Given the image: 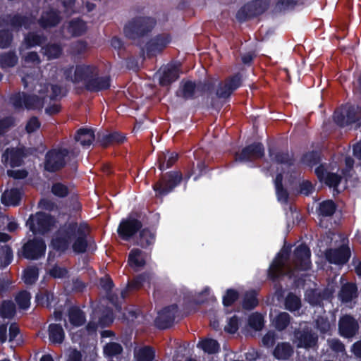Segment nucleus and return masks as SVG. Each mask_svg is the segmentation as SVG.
Segmentation results:
<instances>
[{
    "mask_svg": "<svg viewBox=\"0 0 361 361\" xmlns=\"http://www.w3.org/2000/svg\"><path fill=\"white\" fill-rule=\"evenodd\" d=\"M22 82L25 88L33 85L31 94L18 92L12 96L11 102L15 108L25 106L27 109H41L48 100H54L62 97V88L57 85H49L39 78V74H25L22 77Z\"/></svg>",
    "mask_w": 361,
    "mask_h": 361,
    "instance_id": "f257e3e1",
    "label": "nucleus"
},
{
    "mask_svg": "<svg viewBox=\"0 0 361 361\" xmlns=\"http://www.w3.org/2000/svg\"><path fill=\"white\" fill-rule=\"evenodd\" d=\"M310 255L309 247L300 244L295 247L290 259V248L283 247L269 267L268 271L269 278L275 280L283 276H288L290 278L297 277L295 272L310 269Z\"/></svg>",
    "mask_w": 361,
    "mask_h": 361,
    "instance_id": "f03ea898",
    "label": "nucleus"
},
{
    "mask_svg": "<svg viewBox=\"0 0 361 361\" xmlns=\"http://www.w3.org/2000/svg\"><path fill=\"white\" fill-rule=\"evenodd\" d=\"M89 232L87 223L68 221L57 231L51 241L52 247L63 252L72 245L75 253L84 252L87 246V235Z\"/></svg>",
    "mask_w": 361,
    "mask_h": 361,
    "instance_id": "7ed1b4c3",
    "label": "nucleus"
},
{
    "mask_svg": "<svg viewBox=\"0 0 361 361\" xmlns=\"http://www.w3.org/2000/svg\"><path fill=\"white\" fill-rule=\"evenodd\" d=\"M63 75L75 85L87 89L92 77L97 75V68L92 64L80 63L64 69Z\"/></svg>",
    "mask_w": 361,
    "mask_h": 361,
    "instance_id": "20e7f679",
    "label": "nucleus"
},
{
    "mask_svg": "<svg viewBox=\"0 0 361 361\" xmlns=\"http://www.w3.org/2000/svg\"><path fill=\"white\" fill-rule=\"evenodd\" d=\"M26 225L33 234H44L56 227V221L49 214L38 212L30 216Z\"/></svg>",
    "mask_w": 361,
    "mask_h": 361,
    "instance_id": "39448f33",
    "label": "nucleus"
},
{
    "mask_svg": "<svg viewBox=\"0 0 361 361\" xmlns=\"http://www.w3.org/2000/svg\"><path fill=\"white\" fill-rule=\"evenodd\" d=\"M154 25L155 21L152 18H135L125 25L124 33L128 38L135 39L151 31Z\"/></svg>",
    "mask_w": 361,
    "mask_h": 361,
    "instance_id": "423d86ee",
    "label": "nucleus"
},
{
    "mask_svg": "<svg viewBox=\"0 0 361 361\" xmlns=\"http://www.w3.org/2000/svg\"><path fill=\"white\" fill-rule=\"evenodd\" d=\"M334 120L342 127L356 123V127L361 128V108L347 104L335 111Z\"/></svg>",
    "mask_w": 361,
    "mask_h": 361,
    "instance_id": "0eeeda50",
    "label": "nucleus"
},
{
    "mask_svg": "<svg viewBox=\"0 0 361 361\" xmlns=\"http://www.w3.org/2000/svg\"><path fill=\"white\" fill-rule=\"evenodd\" d=\"M330 235L331 240H336L337 238H340L341 244L338 248L326 250L325 253L326 259L331 264L343 265L348 261L350 257V248L347 245L348 240L336 233H331Z\"/></svg>",
    "mask_w": 361,
    "mask_h": 361,
    "instance_id": "6e6552de",
    "label": "nucleus"
},
{
    "mask_svg": "<svg viewBox=\"0 0 361 361\" xmlns=\"http://www.w3.org/2000/svg\"><path fill=\"white\" fill-rule=\"evenodd\" d=\"M69 158V152L66 149L50 150L46 154L44 169L50 172L56 171L63 167Z\"/></svg>",
    "mask_w": 361,
    "mask_h": 361,
    "instance_id": "1a4fd4ad",
    "label": "nucleus"
},
{
    "mask_svg": "<svg viewBox=\"0 0 361 361\" xmlns=\"http://www.w3.org/2000/svg\"><path fill=\"white\" fill-rule=\"evenodd\" d=\"M112 311L109 308L104 310L102 307H97L94 311L91 320L87 326V331L89 334H93L96 331L98 326H106L113 322Z\"/></svg>",
    "mask_w": 361,
    "mask_h": 361,
    "instance_id": "9d476101",
    "label": "nucleus"
},
{
    "mask_svg": "<svg viewBox=\"0 0 361 361\" xmlns=\"http://www.w3.org/2000/svg\"><path fill=\"white\" fill-rule=\"evenodd\" d=\"M182 180L179 171H171L165 174L160 182L154 186L157 195L163 196L171 192Z\"/></svg>",
    "mask_w": 361,
    "mask_h": 361,
    "instance_id": "9b49d317",
    "label": "nucleus"
},
{
    "mask_svg": "<svg viewBox=\"0 0 361 361\" xmlns=\"http://www.w3.org/2000/svg\"><path fill=\"white\" fill-rule=\"evenodd\" d=\"M68 321L65 320V327L70 332L73 342H79V336L73 331V329L82 326L85 321L84 312L77 307H71L68 312Z\"/></svg>",
    "mask_w": 361,
    "mask_h": 361,
    "instance_id": "f8f14e48",
    "label": "nucleus"
},
{
    "mask_svg": "<svg viewBox=\"0 0 361 361\" xmlns=\"http://www.w3.org/2000/svg\"><path fill=\"white\" fill-rule=\"evenodd\" d=\"M46 245L43 240L35 238L28 240L23 247L22 255L28 259H37L44 256Z\"/></svg>",
    "mask_w": 361,
    "mask_h": 361,
    "instance_id": "ddd939ff",
    "label": "nucleus"
},
{
    "mask_svg": "<svg viewBox=\"0 0 361 361\" xmlns=\"http://www.w3.org/2000/svg\"><path fill=\"white\" fill-rule=\"evenodd\" d=\"M264 154V148L261 143H254L243 149L242 152L236 154L235 160L240 162H252L262 158Z\"/></svg>",
    "mask_w": 361,
    "mask_h": 361,
    "instance_id": "4468645a",
    "label": "nucleus"
},
{
    "mask_svg": "<svg viewBox=\"0 0 361 361\" xmlns=\"http://www.w3.org/2000/svg\"><path fill=\"white\" fill-rule=\"evenodd\" d=\"M333 293L334 290L330 288H326L322 291L318 289H310L306 290L305 298L311 305L318 306V312H322V307H321V303L324 300H329Z\"/></svg>",
    "mask_w": 361,
    "mask_h": 361,
    "instance_id": "2eb2a0df",
    "label": "nucleus"
},
{
    "mask_svg": "<svg viewBox=\"0 0 361 361\" xmlns=\"http://www.w3.org/2000/svg\"><path fill=\"white\" fill-rule=\"evenodd\" d=\"M142 226L137 219L129 216L121 221L118 228V235L125 240H129Z\"/></svg>",
    "mask_w": 361,
    "mask_h": 361,
    "instance_id": "dca6fc26",
    "label": "nucleus"
},
{
    "mask_svg": "<svg viewBox=\"0 0 361 361\" xmlns=\"http://www.w3.org/2000/svg\"><path fill=\"white\" fill-rule=\"evenodd\" d=\"M178 312V307L172 305L166 307L158 312L155 319V324L159 329H166L170 326L175 319L176 314Z\"/></svg>",
    "mask_w": 361,
    "mask_h": 361,
    "instance_id": "f3484780",
    "label": "nucleus"
},
{
    "mask_svg": "<svg viewBox=\"0 0 361 361\" xmlns=\"http://www.w3.org/2000/svg\"><path fill=\"white\" fill-rule=\"evenodd\" d=\"M359 329L357 322L350 315L342 317L338 323L340 334L345 338H352Z\"/></svg>",
    "mask_w": 361,
    "mask_h": 361,
    "instance_id": "a211bd4d",
    "label": "nucleus"
},
{
    "mask_svg": "<svg viewBox=\"0 0 361 361\" xmlns=\"http://www.w3.org/2000/svg\"><path fill=\"white\" fill-rule=\"evenodd\" d=\"M157 76L160 85L163 86L169 85L179 77L178 68L173 64H167L159 69Z\"/></svg>",
    "mask_w": 361,
    "mask_h": 361,
    "instance_id": "6ab92c4d",
    "label": "nucleus"
},
{
    "mask_svg": "<svg viewBox=\"0 0 361 361\" xmlns=\"http://www.w3.org/2000/svg\"><path fill=\"white\" fill-rule=\"evenodd\" d=\"M11 236L5 233H0V269L7 267L13 259V252L6 244Z\"/></svg>",
    "mask_w": 361,
    "mask_h": 361,
    "instance_id": "aec40b11",
    "label": "nucleus"
},
{
    "mask_svg": "<svg viewBox=\"0 0 361 361\" xmlns=\"http://www.w3.org/2000/svg\"><path fill=\"white\" fill-rule=\"evenodd\" d=\"M241 84V78L239 74L235 75L233 77L228 79L224 83L219 85L216 91V95L219 98H227L231 93L240 87Z\"/></svg>",
    "mask_w": 361,
    "mask_h": 361,
    "instance_id": "412c9836",
    "label": "nucleus"
},
{
    "mask_svg": "<svg viewBox=\"0 0 361 361\" xmlns=\"http://www.w3.org/2000/svg\"><path fill=\"white\" fill-rule=\"evenodd\" d=\"M23 157V152L19 148H8L1 157V161L6 166L11 167L19 166L21 165Z\"/></svg>",
    "mask_w": 361,
    "mask_h": 361,
    "instance_id": "4be33fe9",
    "label": "nucleus"
},
{
    "mask_svg": "<svg viewBox=\"0 0 361 361\" xmlns=\"http://www.w3.org/2000/svg\"><path fill=\"white\" fill-rule=\"evenodd\" d=\"M34 23L33 18H24L15 16L13 17L6 16L0 18V27L16 28L23 26L25 29L30 28V25Z\"/></svg>",
    "mask_w": 361,
    "mask_h": 361,
    "instance_id": "5701e85b",
    "label": "nucleus"
},
{
    "mask_svg": "<svg viewBox=\"0 0 361 361\" xmlns=\"http://www.w3.org/2000/svg\"><path fill=\"white\" fill-rule=\"evenodd\" d=\"M357 297V288L353 283L344 284L339 293L338 298L347 307H352Z\"/></svg>",
    "mask_w": 361,
    "mask_h": 361,
    "instance_id": "b1692460",
    "label": "nucleus"
},
{
    "mask_svg": "<svg viewBox=\"0 0 361 361\" xmlns=\"http://www.w3.org/2000/svg\"><path fill=\"white\" fill-rule=\"evenodd\" d=\"M171 41L167 34L160 35L152 39L147 44V51L149 54L154 55L165 48Z\"/></svg>",
    "mask_w": 361,
    "mask_h": 361,
    "instance_id": "393cba45",
    "label": "nucleus"
},
{
    "mask_svg": "<svg viewBox=\"0 0 361 361\" xmlns=\"http://www.w3.org/2000/svg\"><path fill=\"white\" fill-rule=\"evenodd\" d=\"M315 173L320 180L324 181L327 185L338 192L337 188L341 180V177L334 173L325 172L323 166H318L315 169Z\"/></svg>",
    "mask_w": 361,
    "mask_h": 361,
    "instance_id": "a878e982",
    "label": "nucleus"
},
{
    "mask_svg": "<svg viewBox=\"0 0 361 361\" xmlns=\"http://www.w3.org/2000/svg\"><path fill=\"white\" fill-rule=\"evenodd\" d=\"M23 192L20 187L16 186L8 189L1 195V202L6 206H17L22 198Z\"/></svg>",
    "mask_w": 361,
    "mask_h": 361,
    "instance_id": "bb28decb",
    "label": "nucleus"
},
{
    "mask_svg": "<svg viewBox=\"0 0 361 361\" xmlns=\"http://www.w3.org/2000/svg\"><path fill=\"white\" fill-rule=\"evenodd\" d=\"M147 255L140 249H133L128 255V264L135 271L140 270L146 263Z\"/></svg>",
    "mask_w": 361,
    "mask_h": 361,
    "instance_id": "cd10ccee",
    "label": "nucleus"
},
{
    "mask_svg": "<svg viewBox=\"0 0 361 361\" xmlns=\"http://www.w3.org/2000/svg\"><path fill=\"white\" fill-rule=\"evenodd\" d=\"M295 338L298 348H312L316 345L317 341V335L308 331L296 332Z\"/></svg>",
    "mask_w": 361,
    "mask_h": 361,
    "instance_id": "c85d7f7f",
    "label": "nucleus"
},
{
    "mask_svg": "<svg viewBox=\"0 0 361 361\" xmlns=\"http://www.w3.org/2000/svg\"><path fill=\"white\" fill-rule=\"evenodd\" d=\"M100 286L106 292V297L111 303L118 311L121 310V306L118 304V299L114 293L111 292L113 287V282L109 277L102 278L100 280Z\"/></svg>",
    "mask_w": 361,
    "mask_h": 361,
    "instance_id": "c756f323",
    "label": "nucleus"
},
{
    "mask_svg": "<svg viewBox=\"0 0 361 361\" xmlns=\"http://www.w3.org/2000/svg\"><path fill=\"white\" fill-rule=\"evenodd\" d=\"M110 87V78L108 76H99V71H97V75L92 77V80L89 83L87 90L90 91H101L106 90Z\"/></svg>",
    "mask_w": 361,
    "mask_h": 361,
    "instance_id": "7c9ffc66",
    "label": "nucleus"
},
{
    "mask_svg": "<svg viewBox=\"0 0 361 361\" xmlns=\"http://www.w3.org/2000/svg\"><path fill=\"white\" fill-rule=\"evenodd\" d=\"M293 350L289 343L282 342L276 345L273 351L274 357L277 360H287L293 354Z\"/></svg>",
    "mask_w": 361,
    "mask_h": 361,
    "instance_id": "2f4dec72",
    "label": "nucleus"
},
{
    "mask_svg": "<svg viewBox=\"0 0 361 361\" xmlns=\"http://www.w3.org/2000/svg\"><path fill=\"white\" fill-rule=\"evenodd\" d=\"M60 20L58 13L52 10L46 11L43 12L41 18L39 19V24L42 27H49L56 25Z\"/></svg>",
    "mask_w": 361,
    "mask_h": 361,
    "instance_id": "473e14b6",
    "label": "nucleus"
},
{
    "mask_svg": "<svg viewBox=\"0 0 361 361\" xmlns=\"http://www.w3.org/2000/svg\"><path fill=\"white\" fill-rule=\"evenodd\" d=\"M49 339L54 344L61 343L65 338V333L62 326L56 324H51L49 326Z\"/></svg>",
    "mask_w": 361,
    "mask_h": 361,
    "instance_id": "72a5a7b5",
    "label": "nucleus"
},
{
    "mask_svg": "<svg viewBox=\"0 0 361 361\" xmlns=\"http://www.w3.org/2000/svg\"><path fill=\"white\" fill-rule=\"evenodd\" d=\"M134 357L136 361H153L155 357V352L149 346L135 348Z\"/></svg>",
    "mask_w": 361,
    "mask_h": 361,
    "instance_id": "f704fd0d",
    "label": "nucleus"
},
{
    "mask_svg": "<svg viewBox=\"0 0 361 361\" xmlns=\"http://www.w3.org/2000/svg\"><path fill=\"white\" fill-rule=\"evenodd\" d=\"M103 350L105 357L111 360L116 358L118 360L123 352V347L117 342L109 341L104 346Z\"/></svg>",
    "mask_w": 361,
    "mask_h": 361,
    "instance_id": "c9c22d12",
    "label": "nucleus"
},
{
    "mask_svg": "<svg viewBox=\"0 0 361 361\" xmlns=\"http://www.w3.org/2000/svg\"><path fill=\"white\" fill-rule=\"evenodd\" d=\"M267 0H255L252 3L245 6L241 11H239L237 13V18L242 20L240 15L245 10H250V8H255L254 11L251 12L250 15H258L264 12L268 8Z\"/></svg>",
    "mask_w": 361,
    "mask_h": 361,
    "instance_id": "e433bc0d",
    "label": "nucleus"
},
{
    "mask_svg": "<svg viewBox=\"0 0 361 361\" xmlns=\"http://www.w3.org/2000/svg\"><path fill=\"white\" fill-rule=\"evenodd\" d=\"M270 157L274 160L276 164H280L281 170H285L291 168L293 163L289 154L277 152L274 154L271 150L269 151Z\"/></svg>",
    "mask_w": 361,
    "mask_h": 361,
    "instance_id": "4c0bfd02",
    "label": "nucleus"
},
{
    "mask_svg": "<svg viewBox=\"0 0 361 361\" xmlns=\"http://www.w3.org/2000/svg\"><path fill=\"white\" fill-rule=\"evenodd\" d=\"M197 347L209 355L218 353L220 350V345L217 341L209 338L199 341Z\"/></svg>",
    "mask_w": 361,
    "mask_h": 361,
    "instance_id": "58836bf2",
    "label": "nucleus"
},
{
    "mask_svg": "<svg viewBox=\"0 0 361 361\" xmlns=\"http://www.w3.org/2000/svg\"><path fill=\"white\" fill-rule=\"evenodd\" d=\"M94 140V134L91 129L81 128L78 130L75 135V140L84 147H90Z\"/></svg>",
    "mask_w": 361,
    "mask_h": 361,
    "instance_id": "ea45409f",
    "label": "nucleus"
},
{
    "mask_svg": "<svg viewBox=\"0 0 361 361\" xmlns=\"http://www.w3.org/2000/svg\"><path fill=\"white\" fill-rule=\"evenodd\" d=\"M197 90L195 83L187 81L181 84L180 90L177 92V95L185 99H191L195 95Z\"/></svg>",
    "mask_w": 361,
    "mask_h": 361,
    "instance_id": "a19ab883",
    "label": "nucleus"
},
{
    "mask_svg": "<svg viewBox=\"0 0 361 361\" xmlns=\"http://www.w3.org/2000/svg\"><path fill=\"white\" fill-rule=\"evenodd\" d=\"M68 31L72 36H79L87 30V26L84 21L75 19L70 21L68 25Z\"/></svg>",
    "mask_w": 361,
    "mask_h": 361,
    "instance_id": "79ce46f5",
    "label": "nucleus"
},
{
    "mask_svg": "<svg viewBox=\"0 0 361 361\" xmlns=\"http://www.w3.org/2000/svg\"><path fill=\"white\" fill-rule=\"evenodd\" d=\"M282 173H279L275 178L274 183L278 201L281 204H286L288 202V194L287 191L282 188Z\"/></svg>",
    "mask_w": 361,
    "mask_h": 361,
    "instance_id": "37998d69",
    "label": "nucleus"
},
{
    "mask_svg": "<svg viewBox=\"0 0 361 361\" xmlns=\"http://www.w3.org/2000/svg\"><path fill=\"white\" fill-rule=\"evenodd\" d=\"M290 317L287 312H280L273 319L274 326L279 331L284 330L290 324Z\"/></svg>",
    "mask_w": 361,
    "mask_h": 361,
    "instance_id": "c03bdc74",
    "label": "nucleus"
},
{
    "mask_svg": "<svg viewBox=\"0 0 361 361\" xmlns=\"http://www.w3.org/2000/svg\"><path fill=\"white\" fill-rule=\"evenodd\" d=\"M300 307V298L293 293H289L285 299V308L291 312H295L299 311Z\"/></svg>",
    "mask_w": 361,
    "mask_h": 361,
    "instance_id": "a18cd8bd",
    "label": "nucleus"
},
{
    "mask_svg": "<svg viewBox=\"0 0 361 361\" xmlns=\"http://www.w3.org/2000/svg\"><path fill=\"white\" fill-rule=\"evenodd\" d=\"M178 159V154L175 152L162 154L159 158V169L164 171L171 167Z\"/></svg>",
    "mask_w": 361,
    "mask_h": 361,
    "instance_id": "49530a36",
    "label": "nucleus"
},
{
    "mask_svg": "<svg viewBox=\"0 0 361 361\" xmlns=\"http://www.w3.org/2000/svg\"><path fill=\"white\" fill-rule=\"evenodd\" d=\"M42 52L48 59L59 58L62 53V48L58 44H49L42 48Z\"/></svg>",
    "mask_w": 361,
    "mask_h": 361,
    "instance_id": "de8ad7c7",
    "label": "nucleus"
},
{
    "mask_svg": "<svg viewBox=\"0 0 361 361\" xmlns=\"http://www.w3.org/2000/svg\"><path fill=\"white\" fill-rule=\"evenodd\" d=\"M155 240L154 233L149 229H143L140 233L137 244L143 247L152 245Z\"/></svg>",
    "mask_w": 361,
    "mask_h": 361,
    "instance_id": "09e8293b",
    "label": "nucleus"
},
{
    "mask_svg": "<svg viewBox=\"0 0 361 361\" xmlns=\"http://www.w3.org/2000/svg\"><path fill=\"white\" fill-rule=\"evenodd\" d=\"M18 61V58L14 52H8L0 56V66L2 68L13 67Z\"/></svg>",
    "mask_w": 361,
    "mask_h": 361,
    "instance_id": "8fccbe9b",
    "label": "nucleus"
},
{
    "mask_svg": "<svg viewBox=\"0 0 361 361\" xmlns=\"http://www.w3.org/2000/svg\"><path fill=\"white\" fill-rule=\"evenodd\" d=\"M38 276V269L35 267H29L23 271V280L25 283L31 285L35 283Z\"/></svg>",
    "mask_w": 361,
    "mask_h": 361,
    "instance_id": "3c124183",
    "label": "nucleus"
},
{
    "mask_svg": "<svg viewBox=\"0 0 361 361\" xmlns=\"http://www.w3.org/2000/svg\"><path fill=\"white\" fill-rule=\"evenodd\" d=\"M16 312V306L12 301H4L0 305V316L3 318L10 319Z\"/></svg>",
    "mask_w": 361,
    "mask_h": 361,
    "instance_id": "603ef678",
    "label": "nucleus"
},
{
    "mask_svg": "<svg viewBox=\"0 0 361 361\" xmlns=\"http://www.w3.org/2000/svg\"><path fill=\"white\" fill-rule=\"evenodd\" d=\"M336 205L332 200L323 201L319 204V213L323 216H330L334 214Z\"/></svg>",
    "mask_w": 361,
    "mask_h": 361,
    "instance_id": "864d4df0",
    "label": "nucleus"
},
{
    "mask_svg": "<svg viewBox=\"0 0 361 361\" xmlns=\"http://www.w3.org/2000/svg\"><path fill=\"white\" fill-rule=\"evenodd\" d=\"M44 40V37L42 35L31 32L25 37L24 44L26 46V48H30L40 45Z\"/></svg>",
    "mask_w": 361,
    "mask_h": 361,
    "instance_id": "5fc2aeb1",
    "label": "nucleus"
},
{
    "mask_svg": "<svg viewBox=\"0 0 361 361\" xmlns=\"http://www.w3.org/2000/svg\"><path fill=\"white\" fill-rule=\"evenodd\" d=\"M258 304L257 293L255 290H250L245 293L243 305L245 309L251 310Z\"/></svg>",
    "mask_w": 361,
    "mask_h": 361,
    "instance_id": "6e6d98bb",
    "label": "nucleus"
},
{
    "mask_svg": "<svg viewBox=\"0 0 361 361\" xmlns=\"http://www.w3.org/2000/svg\"><path fill=\"white\" fill-rule=\"evenodd\" d=\"M264 317L257 312L252 313L248 319V324L255 331H260L264 326Z\"/></svg>",
    "mask_w": 361,
    "mask_h": 361,
    "instance_id": "4d7b16f0",
    "label": "nucleus"
},
{
    "mask_svg": "<svg viewBox=\"0 0 361 361\" xmlns=\"http://www.w3.org/2000/svg\"><path fill=\"white\" fill-rule=\"evenodd\" d=\"M152 277V275L151 273L140 274L133 281L128 283V288L130 289H137L143 286L145 283H149Z\"/></svg>",
    "mask_w": 361,
    "mask_h": 361,
    "instance_id": "13d9d810",
    "label": "nucleus"
},
{
    "mask_svg": "<svg viewBox=\"0 0 361 361\" xmlns=\"http://www.w3.org/2000/svg\"><path fill=\"white\" fill-rule=\"evenodd\" d=\"M30 294L23 290L20 292L16 297V301L18 305V307L22 310H26L30 307Z\"/></svg>",
    "mask_w": 361,
    "mask_h": 361,
    "instance_id": "bf43d9fd",
    "label": "nucleus"
},
{
    "mask_svg": "<svg viewBox=\"0 0 361 361\" xmlns=\"http://www.w3.org/2000/svg\"><path fill=\"white\" fill-rule=\"evenodd\" d=\"M54 299V293L49 292H47L45 294L38 293L35 297L36 302L38 305H46L47 307L52 305Z\"/></svg>",
    "mask_w": 361,
    "mask_h": 361,
    "instance_id": "052dcab7",
    "label": "nucleus"
},
{
    "mask_svg": "<svg viewBox=\"0 0 361 361\" xmlns=\"http://www.w3.org/2000/svg\"><path fill=\"white\" fill-rule=\"evenodd\" d=\"M317 328L322 334L329 333L331 330V324L325 316H319L315 319Z\"/></svg>",
    "mask_w": 361,
    "mask_h": 361,
    "instance_id": "680f3d73",
    "label": "nucleus"
},
{
    "mask_svg": "<svg viewBox=\"0 0 361 361\" xmlns=\"http://www.w3.org/2000/svg\"><path fill=\"white\" fill-rule=\"evenodd\" d=\"M88 50V45L84 41H77L71 45V52L73 55H81Z\"/></svg>",
    "mask_w": 361,
    "mask_h": 361,
    "instance_id": "e2e57ef3",
    "label": "nucleus"
},
{
    "mask_svg": "<svg viewBox=\"0 0 361 361\" xmlns=\"http://www.w3.org/2000/svg\"><path fill=\"white\" fill-rule=\"evenodd\" d=\"M277 334L274 331H269L262 339L263 345L270 348L274 345L277 339Z\"/></svg>",
    "mask_w": 361,
    "mask_h": 361,
    "instance_id": "0e129e2a",
    "label": "nucleus"
},
{
    "mask_svg": "<svg viewBox=\"0 0 361 361\" xmlns=\"http://www.w3.org/2000/svg\"><path fill=\"white\" fill-rule=\"evenodd\" d=\"M51 192L56 196L63 197L68 194V189L66 185L57 183L52 185Z\"/></svg>",
    "mask_w": 361,
    "mask_h": 361,
    "instance_id": "69168bd1",
    "label": "nucleus"
},
{
    "mask_svg": "<svg viewBox=\"0 0 361 361\" xmlns=\"http://www.w3.org/2000/svg\"><path fill=\"white\" fill-rule=\"evenodd\" d=\"M9 341H16V344L21 342L19 328L15 323L11 324L9 327Z\"/></svg>",
    "mask_w": 361,
    "mask_h": 361,
    "instance_id": "338daca9",
    "label": "nucleus"
},
{
    "mask_svg": "<svg viewBox=\"0 0 361 361\" xmlns=\"http://www.w3.org/2000/svg\"><path fill=\"white\" fill-rule=\"evenodd\" d=\"M49 273L54 279H63L67 276L68 271L64 267L56 265L49 270Z\"/></svg>",
    "mask_w": 361,
    "mask_h": 361,
    "instance_id": "774afa93",
    "label": "nucleus"
}]
</instances>
